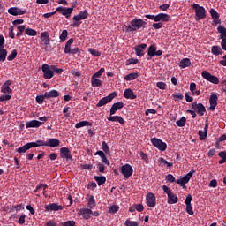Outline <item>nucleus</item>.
<instances>
[{
	"label": "nucleus",
	"mask_w": 226,
	"mask_h": 226,
	"mask_svg": "<svg viewBox=\"0 0 226 226\" xmlns=\"http://www.w3.org/2000/svg\"><path fill=\"white\" fill-rule=\"evenodd\" d=\"M195 170H192L189 173L185 175L182 178L177 179L172 174H168L166 176V181L168 183H177V185H180L182 188H186V184L190 183V179L193 177V174H195Z\"/></svg>",
	"instance_id": "1"
},
{
	"label": "nucleus",
	"mask_w": 226,
	"mask_h": 226,
	"mask_svg": "<svg viewBox=\"0 0 226 226\" xmlns=\"http://www.w3.org/2000/svg\"><path fill=\"white\" fill-rule=\"evenodd\" d=\"M147 23L143 21L140 18H136L132 19L129 25H124V29L125 33H135V31H139L142 29V27H146Z\"/></svg>",
	"instance_id": "2"
},
{
	"label": "nucleus",
	"mask_w": 226,
	"mask_h": 226,
	"mask_svg": "<svg viewBox=\"0 0 226 226\" xmlns=\"http://www.w3.org/2000/svg\"><path fill=\"white\" fill-rule=\"evenodd\" d=\"M191 6L195 10V20L197 22H199V20H202V19H206V8L199 5V4H193Z\"/></svg>",
	"instance_id": "3"
},
{
	"label": "nucleus",
	"mask_w": 226,
	"mask_h": 226,
	"mask_svg": "<svg viewBox=\"0 0 226 226\" xmlns=\"http://www.w3.org/2000/svg\"><path fill=\"white\" fill-rule=\"evenodd\" d=\"M145 18L154 20V22H169L170 20V16L165 13H159L157 15L147 14Z\"/></svg>",
	"instance_id": "4"
},
{
	"label": "nucleus",
	"mask_w": 226,
	"mask_h": 226,
	"mask_svg": "<svg viewBox=\"0 0 226 226\" xmlns=\"http://www.w3.org/2000/svg\"><path fill=\"white\" fill-rule=\"evenodd\" d=\"M87 17H89V13L87 12V11H81L79 14L75 15L72 18V20H74L72 24V27H79L80 24H82L80 20H86Z\"/></svg>",
	"instance_id": "5"
},
{
	"label": "nucleus",
	"mask_w": 226,
	"mask_h": 226,
	"mask_svg": "<svg viewBox=\"0 0 226 226\" xmlns=\"http://www.w3.org/2000/svg\"><path fill=\"white\" fill-rule=\"evenodd\" d=\"M162 190L168 196V204H177L179 199L177 198V195L173 193L172 190L169 186L163 185Z\"/></svg>",
	"instance_id": "6"
},
{
	"label": "nucleus",
	"mask_w": 226,
	"mask_h": 226,
	"mask_svg": "<svg viewBox=\"0 0 226 226\" xmlns=\"http://www.w3.org/2000/svg\"><path fill=\"white\" fill-rule=\"evenodd\" d=\"M117 93L112 92L106 97H102L96 104V107L97 108L103 107L107 105V103H110V102H112V100H114V98H117Z\"/></svg>",
	"instance_id": "7"
},
{
	"label": "nucleus",
	"mask_w": 226,
	"mask_h": 226,
	"mask_svg": "<svg viewBox=\"0 0 226 226\" xmlns=\"http://www.w3.org/2000/svg\"><path fill=\"white\" fill-rule=\"evenodd\" d=\"M41 71L43 72V79H50L52 77H54V70L52 69V65L44 64L41 66Z\"/></svg>",
	"instance_id": "8"
},
{
	"label": "nucleus",
	"mask_w": 226,
	"mask_h": 226,
	"mask_svg": "<svg viewBox=\"0 0 226 226\" xmlns=\"http://www.w3.org/2000/svg\"><path fill=\"white\" fill-rule=\"evenodd\" d=\"M201 76L205 80H207V82H211V84H220V79L218 77L212 75L209 72L207 71H203L201 72Z\"/></svg>",
	"instance_id": "9"
},
{
	"label": "nucleus",
	"mask_w": 226,
	"mask_h": 226,
	"mask_svg": "<svg viewBox=\"0 0 226 226\" xmlns=\"http://www.w3.org/2000/svg\"><path fill=\"white\" fill-rule=\"evenodd\" d=\"M152 146H154L159 151H165L167 149V143L163 142L162 139L158 138L151 139Z\"/></svg>",
	"instance_id": "10"
},
{
	"label": "nucleus",
	"mask_w": 226,
	"mask_h": 226,
	"mask_svg": "<svg viewBox=\"0 0 226 226\" xmlns=\"http://www.w3.org/2000/svg\"><path fill=\"white\" fill-rule=\"evenodd\" d=\"M121 172L125 179H130L133 175V168L130 164L123 165L121 168Z\"/></svg>",
	"instance_id": "11"
},
{
	"label": "nucleus",
	"mask_w": 226,
	"mask_h": 226,
	"mask_svg": "<svg viewBox=\"0 0 226 226\" xmlns=\"http://www.w3.org/2000/svg\"><path fill=\"white\" fill-rule=\"evenodd\" d=\"M56 13H61V15H63L66 19H70V16L72 15V13H73V7L66 8L60 6L56 9Z\"/></svg>",
	"instance_id": "12"
},
{
	"label": "nucleus",
	"mask_w": 226,
	"mask_h": 226,
	"mask_svg": "<svg viewBox=\"0 0 226 226\" xmlns=\"http://www.w3.org/2000/svg\"><path fill=\"white\" fill-rule=\"evenodd\" d=\"M192 109L198 114V116H204L206 113V106L202 103H197V102L192 103Z\"/></svg>",
	"instance_id": "13"
},
{
	"label": "nucleus",
	"mask_w": 226,
	"mask_h": 226,
	"mask_svg": "<svg viewBox=\"0 0 226 226\" xmlns=\"http://www.w3.org/2000/svg\"><path fill=\"white\" fill-rule=\"evenodd\" d=\"M146 200L148 207H154V206H156V196H154L153 192L147 194Z\"/></svg>",
	"instance_id": "14"
},
{
	"label": "nucleus",
	"mask_w": 226,
	"mask_h": 226,
	"mask_svg": "<svg viewBox=\"0 0 226 226\" xmlns=\"http://www.w3.org/2000/svg\"><path fill=\"white\" fill-rule=\"evenodd\" d=\"M10 86H11V80H6L1 87V93H4V94H11L13 93V89L10 88Z\"/></svg>",
	"instance_id": "15"
},
{
	"label": "nucleus",
	"mask_w": 226,
	"mask_h": 226,
	"mask_svg": "<svg viewBox=\"0 0 226 226\" xmlns=\"http://www.w3.org/2000/svg\"><path fill=\"white\" fill-rule=\"evenodd\" d=\"M26 10H22L19 7H11L8 9V13L13 15V17H17V15H26Z\"/></svg>",
	"instance_id": "16"
},
{
	"label": "nucleus",
	"mask_w": 226,
	"mask_h": 226,
	"mask_svg": "<svg viewBox=\"0 0 226 226\" xmlns=\"http://www.w3.org/2000/svg\"><path fill=\"white\" fill-rule=\"evenodd\" d=\"M124 107V103L123 102H115L112 104L109 111V116H114L117 110H121Z\"/></svg>",
	"instance_id": "17"
},
{
	"label": "nucleus",
	"mask_w": 226,
	"mask_h": 226,
	"mask_svg": "<svg viewBox=\"0 0 226 226\" xmlns=\"http://www.w3.org/2000/svg\"><path fill=\"white\" fill-rule=\"evenodd\" d=\"M60 156L61 158H65V160H73V157L72 156V152L68 147L60 148Z\"/></svg>",
	"instance_id": "18"
},
{
	"label": "nucleus",
	"mask_w": 226,
	"mask_h": 226,
	"mask_svg": "<svg viewBox=\"0 0 226 226\" xmlns=\"http://www.w3.org/2000/svg\"><path fill=\"white\" fill-rule=\"evenodd\" d=\"M46 211H63L64 207L58 205L56 203H51L49 205H45Z\"/></svg>",
	"instance_id": "19"
},
{
	"label": "nucleus",
	"mask_w": 226,
	"mask_h": 226,
	"mask_svg": "<svg viewBox=\"0 0 226 226\" xmlns=\"http://www.w3.org/2000/svg\"><path fill=\"white\" fill-rule=\"evenodd\" d=\"M209 103V110L214 111L215 109H216V105H218V95L216 94H213L212 95H210Z\"/></svg>",
	"instance_id": "20"
},
{
	"label": "nucleus",
	"mask_w": 226,
	"mask_h": 226,
	"mask_svg": "<svg viewBox=\"0 0 226 226\" xmlns=\"http://www.w3.org/2000/svg\"><path fill=\"white\" fill-rule=\"evenodd\" d=\"M147 49V44H140L134 47V50L136 52V56L139 57H143L144 50Z\"/></svg>",
	"instance_id": "21"
},
{
	"label": "nucleus",
	"mask_w": 226,
	"mask_h": 226,
	"mask_svg": "<svg viewBox=\"0 0 226 226\" xmlns=\"http://www.w3.org/2000/svg\"><path fill=\"white\" fill-rule=\"evenodd\" d=\"M60 144H61V141L59 139H54V138L49 139L46 141V147H58V146Z\"/></svg>",
	"instance_id": "22"
},
{
	"label": "nucleus",
	"mask_w": 226,
	"mask_h": 226,
	"mask_svg": "<svg viewBox=\"0 0 226 226\" xmlns=\"http://www.w3.org/2000/svg\"><path fill=\"white\" fill-rule=\"evenodd\" d=\"M44 124L43 122H40L38 120H32L26 123V128H40V126H42Z\"/></svg>",
	"instance_id": "23"
},
{
	"label": "nucleus",
	"mask_w": 226,
	"mask_h": 226,
	"mask_svg": "<svg viewBox=\"0 0 226 226\" xmlns=\"http://www.w3.org/2000/svg\"><path fill=\"white\" fill-rule=\"evenodd\" d=\"M108 121H110L111 123H119V124H124L125 121L121 116H112L109 115L108 117Z\"/></svg>",
	"instance_id": "24"
},
{
	"label": "nucleus",
	"mask_w": 226,
	"mask_h": 226,
	"mask_svg": "<svg viewBox=\"0 0 226 226\" xmlns=\"http://www.w3.org/2000/svg\"><path fill=\"white\" fill-rule=\"evenodd\" d=\"M124 98H126V100H135L137 99V95H135L132 88H127L124 92Z\"/></svg>",
	"instance_id": "25"
},
{
	"label": "nucleus",
	"mask_w": 226,
	"mask_h": 226,
	"mask_svg": "<svg viewBox=\"0 0 226 226\" xmlns=\"http://www.w3.org/2000/svg\"><path fill=\"white\" fill-rule=\"evenodd\" d=\"M207 130H209V124L207 123L205 124L204 130H200L198 132L200 140H206V139H207Z\"/></svg>",
	"instance_id": "26"
},
{
	"label": "nucleus",
	"mask_w": 226,
	"mask_h": 226,
	"mask_svg": "<svg viewBox=\"0 0 226 226\" xmlns=\"http://www.w3.org/2000/svg\"><path fill=\"white\" fill-rule=\"evenodd\" d=\"M79 211L84 220H89L91 218V213H93V210L89 208H82Z\"/></svg>",
	"instance_id": "27"
},
{
	"label": "nucleus",
	"mask_w": 226,
	"mask_h": 226,
	"mask_svg": "<svg viewBox=\"0 0 226 226\" xmlns=\"http://www.w3.org/2000/svg\"><path fill=\"white\" fill-rule=\"evenodd\" d=\"M44 96L46 97V100L57 98L59 96V92L57 90H50L49 92H45Z\"/></svg>",
	"instance_id": "28"
},
{
	"label": "nucleus",
	"mask_w": 226,
	"mask_h": 226,
	"mask_svg": "<svg viewBox=\"0 0 226 226\" xmlns=\"http://www.w3.org/2000/svg\"><path fill=\"white\" fill-rule=\"evenodd\" d=\"M29 149H33L30 142L26 143L21 147L16 148V153H19V154H24V153L29 151Z\"/></svg>",
	"instance_id": "29"
},
{
	"label": "nucleus",
	"mask_w": 226,
	"mask_h": 226,
	"mask_svg": "<svg viewBox=\"0 0 226 226\" xmlns=\"http://www.w3.org/2000/svg\"><path fill=\"white\" fill-rule=\"evenodd\" d=\"M91 86L92 87H102V86H103V81L97 78H91Z\"/></svg>",
	"instance_id": "30"
},
{
	"label": "nucleus",
	"mask_w": 226,
	"mask_h": 226,
	"mask_svg": "<svg viewBox=\"0 0 226 226\" xmlns=\"http://www.w3.org/2000/svg\"><path fill=\"white\" fill-rule=\"evenodd\" d=\"M190 66H192V61H190L189 58H183L180 61V64H179L180 68H190Z\"/></svg>",
	"instance_id": "31"
},
{
	"label": "nucleus",
	"mask_w": 226,
	"mask_h": 226,
	"mask_svg": "<svg viewBox=\"0 0 226 226\" xmlns=\"http://www.w3.org/2000/svg\"><path fill=\"white\" fill-rule=\"evenodd\" d=\"M159 166L160 167H163L164 165H167V167L169 169H170V167H174V163L172 162H169L167 160H165L163 157H161L158 161Z\"/></svg>",
	"instance_id": "32"
},
{
	"label": "nucleus",
	"mask_w": 226,
	"mask_h": 226,
	"mask_svg": "<svg viewBox=\"0 0 226 226\" xmlns=\"http://www.w3.org/2000/svg\"><path fill=\"white\" fill-rule=\"evenodd\" d=\"M155 54H156V46L151 45L147 49V56H148V57H150L148 59H153V57H154Z\"/></svg>",
	"instance_id": "33"
},
{
	"label": "nucleus",
	"mask_w": 226,
	"mask_h": 226,
	"mask_svg": "<svg viewBox=\"0 0 226 226\" xmlns=\"http://www.w3.org/2000/svg\"><path fill=\"white\" fill-rule=\"evenodd\" d=\"M94 179L96 181V183L98 184V186H102V185H105L106 181H107V177H105L104 176H94Z\"/></svg>",
	"instance_id": "34"
},
{
	"label": "nucleus",
	"mask_w": 226,
	"mask_h": 226,
	"mask_svg": "<svg viewBox=\"0 0 226 226\" xmlns=\"http://www.w3.org/2000/svg\"><path fill=\"white\" fill-rule=\"evenodd\" d=\"M31 147H41V146L47 147V141L45 140H37L35 142H30Z\"/></svg>",
	"instance_id": "35"
},
{
	"label": "nucleus",
	"mask_w": 226,
	"mask_h": 226,
	"mask_svg": "<svg viewBox=\"0 0 226 226\" xmlns=\"http://www.w3.org/2000/svg\"><path fill=\"white\" fill-rule=\"evenodd\" d=\"M8 56V50L6 49H0V63H4L6 61V56Z\"/></svg>",
	"instance_id": "36"
},
{
	"label": "nucleus",
	"mask_w": 226,
	"mask_h": 226,
	"mask_svg": "<svg viewBox=\"0 0 226 226\" xmlns=\"http://www.w3.org/2000/svg\"><path fill=\"white\" fill-rule=\"evenodd\" d=\"M135 79H139V73L132 72L124 77V80L130 82L131 80H135Z\"/></svg>",
	"instance_id": "37"
},
{
	"label": "nucleus",
	"mask_w": 226,
	"mask_h": 226,
	"mask_svg": "<svg viewBox=\"0 0 226 226\" xmlns=\"http://www.w3.org/2000/svg\"><path fill=\"white\" fill-rule=\"evenodd\" d=\"M212 54L214 56H220V54H223V51L222 50V48L220 46H213L211 49Z\"/></svg>",
	"instance_id": "38"
},
{
	"label": "nucleus",
	"mask_w": 226,
	"mask_h": 226,
	"mask_svg": "<svg viewBox=\"0 0 226 226\" xmlns=\"http://www.w3.org/2000/svg\"><path fill=\"white\" fill-rule=\"evenodd\" d=\"M84 126H93V124H91V122H88V121H81L75 124V128L77 129L84 128Z\"/></svg>",
	"instance_id": "39"
},
{
	"label": "nucleus",
	"mask_w": 226,
	"mask_h": 226,
	"mask_svg": "<svg viewBox=\"0 0 226 226\" xmlns=\"http://www.w3.org/2000/svg\"><path fill=\"white\" fill-rule=\"evenodd\" d=\"M66 38H68V30H63L59 35L60 43H64V41H66Z\"/></svg>",
	"instance_id": "40"
},
{
	"label": "nucleus",
	"mask_w": 226,
	"mask_h": 226,
	"mask_svg": "<svg viewBox=\"0 0 226 226\" xmlns=\"http://www.w3.org/2000/svg\"><path fill=\"white\" fill-rule=\"evenodd\" d=\"M95 206H96V200L94 199V196L91 195L88 200L87 207H89L90 209H93V207H94Z\"/></svg>",
	"instance_id": "41"
},
{
	"label": "nucleus",
	"mask_w": 226,
	"mask_h": 226,
	"mask_svg": "<svg viewBox=\"0 0 226 226\" xmlns=\"http://www.w3.org/2000/svg\"><path fill=\"white\" fill-rule=\"evenodd\" d=\"M73 41H74L73 38H71V39H69V40L66 41L65 47H64V54H65V52H66L67 50L69 51L70 49H72V45H73Z\"/></svg>",
	"instance_id": "42"
},
{
	"label": "nucleus",
	"mask_w": 226,
	"mask_h": 226,
	"mask_svg": "<svg viewBox=\"0 0 226 226\" xmlns=\"http://www.w3.org/2000/svg\"><path fill=\"white\" fill-rule=\"evenodd\" d=\"M25 33L27 34V36H36L38 34V32L33 28H26Z\"/></svg>",
	"instance_id": "43"
},
{
	"label": "nucleus",
	"mask_w": 226,
	"mask_h": 226,
	"mask_svg": "<svg viewBox=\"0 0 226 226\" xmlns=\"http://www.w3.org/2000/svg\"><path fill=\"white\" fill-rule=\"evenodd\" d=\"M177 126H178L179 128H183V126H185V124H186V117H182L180 118V120L176 122Z\"/></svg>",
	"instance_id": "44"
},
{
	"label": "nucleus",
	"mask_w": 226,
	"mask_h": 226,
	"mask_svg": "<svg viewBox=\"0 0 226 226\" xmlns=\"http://www.w3.org/2000/svg\"><path fill=\"white\" fill-rule=\"evenodd\" d=\"M88 52L92 54L94 57H100L102 56V53L93 48L88 49Z\"/></svg>",
	"instance_id": "45"
},
{
	"label": "nucleus",
	"mask_w": 226,
	"mask_h": 226,
	"mask_svg": "<svg viewBox=\"0 0 226 226\" xmlns=\"http://www.w3.org/2000/svg\"><path fill=\"white\" fill-rule=\"evenodd\" d=\"M139 59L137 58H129L125 61V65L130 66V64H138Z\"/></svg>",
	"instance_id": "46"
},
{
	"label": "nucleus",
	"mask_w": 226,
	"mask_h": 226,
	"mask_svg": "<svg viewBox=\"0 0 226 226\" xmlns=\"http://www.w3.org/2000/svg\"><path fill=\"white\" fill-rule=\"evenodd\" d=\"M209 13H210L211 18H212L213 19H220V14L218 13V11H216V10H215V9H210Z\"/></svg>",
	"instance_id": "47"
},
{
	"label": "nucleus",
	"mask_w": 226,
	"mask_h": 226,
	"mask_svg": "<svg viewBox=\"0 0 226 226\" xmlns=\"http://www.w3.org/2000/svg\"><path fill=\"white\" fill-rule=\"evenodd\" d=\"M105 72V68H101L97 72H95L92 78L94 79H100V77H102V75H103Z\"/></svg>",
	"instance_id": "48"
},
{
	"label": "nucleus",
	"mask_w": 226,
	"mask_h": 226,
	"mask_svg": "<svg viewBox=\"0 0 226 226\" xmlns=\"http://www.w3.org/2000/svg\"><path fill=\"white\" fill-rule=\"evenodd\" d=\"M45 99H47V97L45 96V94L42 95H37L35 100L37 102V103H39V105H41L43 103V102L45 101Z\"/></svg>",
	"instance_id": "49"
},
{
	"label": "nucleus",
	"mask_w": 226,
	"mask_h": 226,
	"mask_svg": "<svg viewBox=\"0 0 226 226\" xmlns=\"http://www.w3.org/2000/svg\"><path fill=\"white\" fill-rule=\"evenodd\" d=\"M102 150L104 151V153L106 154H110V148H109V145L107 144V142L102 141Z\"/></svg>",
	"instance_id": "50"
},
{
	"label": "nucleus",
	"mask_w": 226,
	"mask_h": 226,
	"mask_svg": "<svg viewBox=\"0 0 226 226\" xmlns=\"http://www.w3.org/2000/svg\"><path fill=\"white\" fill-rule=\"evenodd\" d=\"M17 49H13L11 54L7 56V59L9 61H13L15 57H17Z\"/></svg>",
	"instance_id": "51"
},
{
	"label": "nucleus",
	"mask_w": 226,
	"mask_h": 226,
	"mask_svg": "<svg viewBox=\"0 0 226 226\" xmlns=\"http://www.w3.org/2000/svg\"><path fill=\"white\" fill-rule=\"evenodd\" d=\"M18 33L16 34V35L19 37V36H22V33L24 32V31H26V26H24V25H20V26H18Z\"/></svg>",
	"instance_id": "52"
},
{
	"label": "nucleus",
	"mask_w": 226,
	"mask_h": 226,
	"mask_svg": "<svg viewBox=\"0 0 226 226\" xmlns=\"http://www.w3.org/2000/svg\"><path fill=\"white\" fill-rule=\"evenodd\" d=\"M217 31L220 34H222L223 36H226V28L225 26H223L222 25H220L217 27Z\"/></svg>",
	"instance_id": "53"
},
{
	"label": "nucleus",
	"mask_w": 226,
	"mask_h": 226,
	"mask_svg": "<svg viewBox=\"0 0 226 226\" xmlns=\"http://www.w3.org/2000/svg\"><path fill=\"white\" fill-rule=\"evenodd\" d=\"M185 211L188 215H190L191 216H193V206L192 205H186V208Z\"/></svg>",
	"instance_id": "54"
},
{
	"label": "nucleus",
	"mask_w": 226,
	"mask_h": 226,
	"mask_svg": "<svg viewBox=\"0 0 226 226\" xmlns=\"http://www.w3.org/2000/svg\"><path fill=\"white\" fill-rule=\"evenodd\" d=\"M51 70H53V73L54 72H56V73H57L58 75H61V73H63L64 70L61 68H57V66L56 65H51Z\"/></svg>",
	"instance_id": "55"
},
{
	"label": "nucleus",
	"mask_w": 226,
	"mask_h": 226,
	"mask_svg": "<svg viewBox=\"0 0 226 226\" xmlns=\"http://www.w3.org/2000/svg\"><path fill=\"white\" fill-rule=\"evenodd\" d=\"M14 27L13 26H11L9 27V38H11V40H15V32H13Z\"/></svg>",
	"instance_id": "56"
},
{
	"label": "nucleus",
	"mask_w": 226,
	"mask_h": 226,
	"mask_svg": "<svg viewBox=\"0 0 226 226\" xmlns=\"http://www.w3.org/2000/svg\"><path fill=\"white\" fill-rule=\"evenodd\" d=\"M61 226H75V221H67L60 223Z\"/></svg>",
	"instance_id": "57"
},
{
	"label": "nucleus",
	"mask_w": 226,
	"mask_h": 226,
	"mask_svg": "<svg viewBox=\"0 0 226 226\" xmlns=\"http://www.w3.org/2000/svg\"><path fill=\"white\" fill-rule=\"evenodd\" d=\"M77 52H80V49L79 48L70 49L65 52V54H77Z\"/></svg>",
	"instance_id": "58"
},
{
	"label": "nucleus",
	"mask_w": 226,
	"mask_h": 226,
	"mask_svg": "<svg viewBox=\"0 0 226 226\" xmlns=\"http://www.w3.org/2000/svg\"><path fill=\"white\" fill-rule=\"evenodd\" d=\"M172 97L174 98L175 102L177 100H183L185 98V96L183 94H177V93L172 94Z\"/></svg>",
	"instance_id": "59"
},
{
	"label": "nucleus",
	"mask_w": 226,
	"mask_h": 226,
	"mask_svg": "<svg viewBox=\"0 0 226 226\" xmlns=\"http://www.w3.org/2000/svg\"><path fill=\"white\" fill-rule=\"evenodd\" d=\"M134 207L138 213H142V211H144V206L142 204H136L134 205Z\"/></svg>",
	"instance_id": "60"
},
{
	"label": "nucleus",
	"mask_w": 226,
	"mask_h": 226,
	"mask_svg": "<svg viewBox=\"0 0 226 226\" xmlns=\"http://www.w3.org/2000/svg\"><path fill=\"white\" fill-rule=\"evenodd\" d=\"M125 226H139V223H137L135 221L126 220Z\"/></svg>",
	"instance_id": "61"
},
{
	"label": "nucleus",
	"mask_w": 226,
	"mask_h": 226,
	"mask_svg": "<svg viewBox=\"0 0 226 226\" xmlns=\"http://www.w3.org/2000/svg\"><path fill=\"white\" fill-rule=\"evenodd\" d=\"M119 211V206L113 205L109 208V213H117Z\"/></svg>",
	"instance_id": "62"
},
{
	"label": "nucleus",
	"mask_w": 226,
	"mask_h": 226,
	"mask_svg": "<svg viewBox=\"0 0 226 226\" xmlns=\"http://www.w3.org/2000/svg\"><path fill=\"white\" fill-rule=\"evenodd\" d=\"M156 87H158V89L164 90L167 87V84L165 82H157Z\"/></svg>",
	"instance_id": "63"
},
{
	"label": "nucleus",
	"mask_w": 226,
	"mask_h": 226,
	"mask_svg": "<svg viewBox=\"0 0 226 226\" xmlns=\"http://www.w3.org/2000/svg\"><path fill=\"white\" fill-rule=\"evenodd\" d=\"M221 47H222V50H225V52H226V39L222 40Z\"/></svg>",
	"instance_id": "64"
}]
</instances>
